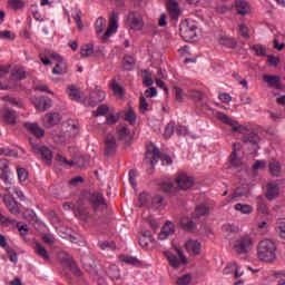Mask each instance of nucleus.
I'll list each match as a JSON object with an SVG mask.
<instances>
[{"instance_id":"1","label":"nucleus","mask_w":285,"mask_h":285,"mask_svg":"<svg viewBox=\"0 0 285 285\" xmlns=\"http://www.w3.org/2000/svg\"><path fill=\"white\" fill-rule=\"evenodd\" d=\"M277 246L271 239H263L257 246V257L261 262H275L277 259Z\"/></svg>"},{"instance_id":"2","label":"nucleus","mask_w":285,"mask_h":285,"mask_svg":"<svg viewBox=\"0 0 285 285\" xmlns=\"http://www.w3.org/2000/svg\"><path fill=\"white\" fill-rule=\"evenodd\" d=\"M232 246L237 255H246L250 252V248H253V237L248 234L239 236L232 242Z\"/></svg>"},{"instance_id":"3","label":"nucleus","mask_w":285,"mask_h":285,"mask_svg":"<svg viewBox=\"0 0 285 285\" xmlns=\"http://www.w3.org/2000/svg\"><path fill=\"white\" fill-rule=\"evenodd\" d=\"M160 158L164 164H167V166H170V164H173V158H170V156L168 155L161 156V154L159 153V148L157 147L148 149L145 155V161L149 164L153 168L157 166V163L159 161Z\"/></svg>"},{"instance_id":"4","label":"nucleus","mask_w":285,"mask_h":285,"mask_svg":"<svg viewBox=\"0 0 285 285\" xmlns=\"http://www.w3.org/2000/svg\"><path fill=\"white\" fill-rule=\"evenodd\" d=\"M176 253L178 257L171 252H164V255L169 262V266H171V268H179V266H185V264H188V258H186V255H184L181 249L176 248Z\"/></svg>"},{"instance_id":"5","label":"nucleus","mask_w":285,"mask_h":285,"mask_svg":"<svg viewBox=\"0 0 285 285\" xmlns=\"http://www.w3.org/2000/svg\"><path fill=\"white\" fill-rule=\"evenodd\" d=\"M119 29V13L112 11L109 16V26L106 32L102 36V43H106L112 35H117V30Z\"/></svg>"},{"instance_id":"6","label":"nucleus","mask_w":285,"mask_h":285,"mask_svg":"<svg viewBox=\"0 0 285 285\" xmlns=\"http://www.w3.org/2000/svg\"><path fill=\"white\" fill-rule=\"evenodd\" d=\"M89 204L92 206L95 213H99L101 210H106V198H104V194L99 191H94L89 197Z\"/></svg>"},{"instance_id":"7","label":"nucleus","mask_w":285,"mask_h":285,"mask_svg":"<svg viewBox=\"0 0 285 285\" xmlns=\"http://www.w3.org/2000/svg\"><path fill=\"white\" fill-rule=\"evenodd\" d=\"M176 184L180 190H190L195 186V178L186 173H180L176 177Z\"/></svg>"},{"instance_id":"8","label":"nucleus","mask_w":285,"mask_h":285,"mask_svg":"<svg viewBox=\"0 0 285 285\" xmlns=\"http://www.w3.org/2000/svg\"><path fill=\"white\" fill-rule=\"evenodd\" d=\"M216 118L218 121L226 124V126H232V130L234 132H244V130H246V127L237 126V121L233 120V118L228 117L226 114L222 111L216 112Z\"/></svg>"},{"instance_id":"9","label":"nucleus","mask_w":285,"mask_h":285,"mask_svg":"<svg viewBox=\"0 0 285 285\" xmlns=\"http://www.w3.org/2000/svg\"><path fill=\"white\" fill-rule=\"evenodd\" d=\"M117 153V138L112 134H108L105 139V155L112 157Z\"/></svg>"},{"instance_id":"10","label":"nucleus","mask_w":285,"mask_h":285,"mask_svg":"<svg viewBox=\"0 0 285 285\" xmlns=\"http://www.w3.org/2000/svg\"><path fill=\"white\" fill-rule=\"evenodd\" d=\"M32 151L40 155L47 164H51L52 161V151L46 146H39L37 144L31 142Z\"/></svg>"},{"instance_id":"11","label":"nucleus","mask_w":285,"mask_h":285,"mask_svg":"<svg viewBox=\"0 0 285 285\" xmlns=\"http://www.w3.org/2000/svg\"><path fill=\"white\" fill-rule=\"evenodd\" d=\"M61 121V114L59 112H48L43 117V126L45 128H52L53 126H57Z\"/></svg>"},{"instance_id":"12","label":"nucleus","mask_w":285,"mask_h":285,"mask_svg":"<svg viewBox=\"0 0 285 285\" xmlns=\"http://www.w3.org/2000/svg\"><path fill=\"white\" fill-rule=\"evenodd\" d=\"M17 111L10 109V108H4L2 110V121L4 124H8V126H14L17 124Z\"/></svg>"},{"instance_id":"13","label":"nucleus","mask_w":285,"mask_h":285,"mask_svg":"<svg viewBox=\"0 0 285 285\" xmlns=\"http://www.w3.org/2000/svg\"><path fill=\"white\" fill-rule=\"evenodd\" d=\"M129 27L131 30L139 31L144 28V19L135 13L128 14Z\"/></svg>"},{"instance_id":"14","label":"nucleus","mask_w":285,"mask_h":285,"mask_svg":"<svg viewBox=\"0 0 285 285\" xmlns=\"http://www.w3.org/2000/svg\"><path fill=\"white\" fill-rule=\"evenodd\" d=\"M235 9L237 14H240V17H246V14H250V3L246 0H236L235 1Z\"/></svg>"},{"instance_id":"15","label":"nucleus","mask_w":285,"mask_h":285,"mask_svg":"<svg viewBox=\"0 0 285 285\" xmlns=\"http://www.w3.org/2000/svg\"><path fill=\"white\" fill-rule=\"evenodd\" d=\"M188 255H199L202 253V243L198 240L189 239L185 244Z\"/></svg>"},{"instance_id":"16","label":"nucleus","mask_w":285,"mask_h":285,"mask_svg":"<svg viewBox=\"0 0 285 285\" xmlns=\"http://www.w3.org/2000/svg\"><path fill=\"white\" fill-rule=\"evenodd\" d=\"M263 81H265V83H267L268 88H274L275 90L282 89V85H279V81H281L279 76L264 75Z\"/></svg>"},{"instance_id":"17","label":"nucleus","mask_w":285,"mask_h":285,"mask_svg":"<svg viewBox=\"0 0 285 285\" xmlns=\"http://www.w3.org/2000/svg\"><path fill=\"white\" fill-rule=\"evenodd\" d=\"M167 9L171 19H174V21H177V19H179V14H181V10L179 9V2L176 0H169L167 2Z\"/></svg>"},{"instance_id":"18","label":"nucleus","mask_w":285,"mask_h":285,"mask_svg":"<svg viewBox=\"0 0 285 285\" xmlns=\"http://www.w3.org/2000/svg\"><path fill=\"white\" fill-rule=\"evenodd\" d=\"M3 202L11 215H19V213H21V209L19 208V203H17L14 198L7 196L3 198Z\"/></svg>"},{"instance_id":"19","label":"nucleus","mask_w":285,"mask_h":285,"mask_svg":"<svg viewBox=\"0 0 285 285\" xmlns=\"http://www.w3.org/2000/svg\"><path fill=\"white\" fill-rule=\"evenodd\" d=\"M33 253H36L40 259H43V262H50V254L48 253V249H46V246H43L41 243L33 244Z\"/></svg>"},{"instance_id":"20","label":"nucleus","mask_w":285,"mask_h":285,"mask_svg":"<svg viewBox=\"0 0 285 285\" xmlns=\"http://www.w3.org/2000/svg\"><path fill=\"white\" fill-rule=\"evenodd\" d=\"M265 197L269 202H273V199H277V197H279V185H277V183L267 184V191Z\"/></svg>"},{"instance_id":"21","label":"nucleus","mask_w":285,"mask_h":285,"mask_svg":"<svg viewBox=\"0 0 285 285\" xmlns=\"http://www.w3.org/2000/svg\"><path fill=\"white\" fill-rule=\"evenodd\" d=\"M117 132L120 141H130L132 139V134L130 132V129H128L127 125H119L117 127Z\"/></svg>"},{"instance_id":"22","label":"nucleus","mask_w":285,"mask_h":285,"mask_svg":"<svg viewBox=\"0 0 285 285\" xmlns=\"http://www.w3.org/2000/svg\"><path fill=\"white\" fill-rule=\"evenodd\" d=\"M174 233H175V226H173V223L166 222V224L163 226L158 235V239L164 242L165 239H168V237H170V235H173Z\"/></svg>"},{"instance_id":"23","label":"nucleus","mask_w":285,"mask_h":285,"mask_svg":"<svg viewBox=\"0 0 285 285\" xmlns=\"http://www.w3.org/2000/svg\"><path fill=\"white\" fill-rule=\"evenodd\" d=\"M243 141L244 144H249L250 146H258L259 141H262V138L259 137V134L252 131L244 135Z\"/></svg>"},{"instance_id":"24","label":"nucleus","mask_w":285,"mask_h":285,"mask_svg":"<svg viewBox=\"0 0 285 285\" xmlns=\"http://www.w3.org/2000/svg\"><path fill=\"white\" fill-rule=\"evenodd\" d=\"M26 128L31 132V135H33L38 139L46 135V130H43V128H41L37 122L26 124Z\"/></svg>"},{"instance_id":"25","label":"nucleus","mask_w":285,"mask_h":285,"mask_svg":"<svg viewBox=\"0 0 285 285\" xmlns=\"http://www.w3.org/2000/svg\"><path fill=\"white\" fill-rule=\"evenodd\" d=\"M37 110H48L52 106V100L46 97H39L35 100Z\"/></svg>"},{"instance_id":"26","label":"nucleus","mask_w":285,"mask_h":285,"mask_svg":"<svg viewBox=\"0 0 285 285\" xmlns=\"http://www.w3.org/2000/svg\"><path fill=\"white\" fill-rule=\"evenodd\" d=\"M268 168L272 177H279L282 175V164L278 160L272 159Z\"/></svg>"},{"instance_id":"27","label":"nucleus","mask_w":285,"mask_h":285,"mask_svg":"<svg viewBox=\"0 0 285 285\" xmlns=\"http://www.w3.org/2000/svg\"><path fill=\"white\" fill-rule=\"evenodd\" d=\"M62 262L65 263V266H67V268L70 269L71 273H73V275H76L77 277H81V268L77 266V263H75L72 258L68 257Z\"/></svg>"},{"instance_id":"28","label":"nucleus","mask_w":285,"mask_h":285,"mask_svg":"<svg viewBox=\"0 0 285 285\" xmlns=\"http://www.w3.org/2000/svg\"><path fill=\"white\" fill-rule=\"evenodd\" d=\"M229 164L234 168H239V166H242V158L237 156V144H234L233 146V151L229 156Z\"/></svg>"},{"instance_id":"29","label":"nucleus","mask_w":285,"mask_h":285,"mask_svg":"<svg viewBox=\"0 0 285 285\" xmlns=\"http://www.w3.org/2000/svg\"><path fill=\"white\" fill-rule=\"evenodd\" d=\"M119 262H122V264H128L129 266H141V261L135 256L120 255Z\"/></svg>"},{"instance_id":"30","label":"nucleus","mask_w":285,"mask_h":285,"mask_svg":"<svg viewBox=\"0 0 285 285\" xmlns=\"http://www.w3.org/2000/svg\"><path fill=\"white\" fill-rule=\"evenodd\" d=\"M68 95L71 101H81V91L75 85L68 86Z\"/></svg>"},{"instance_id":"31","label":"nucleus","mask_w":285,"mask_h":285,"mask_svg":"<svg viewBox=\"0 0 285 285\" xmlns=\"http://www.w3.org/2000/svg\"><path fill=\"white\" fill-rule=\"evenodd\" d=\"M26 77H28V75L26 73V68L23 67H17L11 72V79H13V81H21L22 79H26Z\"/></svg>"},{"instance_id":"32","label":"nucleus","mask_w":285,"mask_h":285,"mask_svg":"<svg viewBox=\"0 0 285 285\" xmlns=\"http://www.w3.org/2000/svg\"><path fill=\"white\" fill-rule=\"evenodd\" d=\"M9 170H10V165H8V169L0 173V179H2L4 184V190L7 193H10V188H11L10 186H12V180H10V176L8 175Z\"/></svg>"},{"instance_id":"33","label":"nucleus","mask_w":285,"mask_h":285,"mask_svg":"<svg viewBox=\"0 0 285 285\" xmlns=\"http://www.w3.org/2000/svg\"><path fill=\"white\" fill-rule=\"evenodd\" d=\"M75 215L76 217H79L80 219H82V222H90L91 219L90 213H88V209L83 207H76Z\"/></svg>"},{"instance_id":"34","label":"nucleus","mask_w":285,"mask_h":285,"mask_svg":"<svg viewBox=\"0 0 285 285\" xmlns=\"http://www.w3.org/2000/svg\"><path fill=\"white\" fill-rule=\"evenodd\" d=\"M107 275L110 279H119L121 277V271L117 265L112 264L107 268Z\"/></svg>"},{"instance_id":"35","label":"nucleus","mask_w":285,"mask_h":285,"mask_svg":"<svg viewBox=\"0 0 285 285\" xmlns=\"http://www.w3.org/2000/svg\"><path fill=\"white\" fill-rule=\"evenodd\" d=\"M180 225L184 230H195L197 228V224L188 217H183L180 219Z\"/></svg>"},{"instance_id":"36","label":"nucleus","mask_w":285,"mask_h":285,"mask_svg":"<svg viewBox=\"0 0 285 285\" xmlns=\"http://www.w3.org/2000/svg\"><path fill=\"white\" fill-rule=\"evenodd\" d=\"M159 186H160V190H163V193H167V195H173V190H175V185L170 179L163 180L159 184Z\"/></svg>"},{"instance_id":"37","label":"nucleus","mask_w":285,"mask_h":285,"mask_svg":"<svg viewBox=\"0 0 285 285\" xmlns=\"http://www.w3.org/2000/svg\"><path fill=\"white\" fill-rule=\"evenodd\" d=\"M235 210H238V213H242L243 215H250L253 213V206L248 204H242L238 203L234 206Z\"/></svg>"},{"instance_id":"38","label":"nucleus","mask_w":285,"mask_h":285,"mask_svg":"<svg viewBox=\"0 0 285 285\" xmlns=\"http://www.w3.org/2000/svg\"><path fill=\"white\" fill-rule=\"evenodd\" d=\"M67 72L68 67L66 66V62H63V60L57 62V65L52 69V75H66Z\"/></svg>"},{"instance_id":"39","label":"nucleus","mask_w":285,"mask_h":285,"mask_svg":"<svg viewBox=\"0 0 285 285\" xmlns=\"http://www.w3.org/2000/svg\"><path fill=\"white\" fill-rule=\"evenodd\" d=\"M209 210L208 205H198L195 208L194 217H204L205 215H208Z\"/></svg>"},{"instance_id":"40","label":"nucleus","mask_w":285,"mask_h":285,"mask_svg":"<svg viewBox=\"0 0 285 285\" xmlns=\"http://www.w3.org/2000/svg\"><path fill=\"white\" fill-rule=\"evenodd\" d=\"M122 68L124 70H132V68H135V57L125 56L122 60Z\"/></svg>"},{"instance_id":"41","label":"nucleus","mask_w":285,"mask_h":285,"mask_svg":"<svg viewBox=\"0 0 285 285\" xmlns=\"http://www.w3.org/2000/svg\"><path fill=\"white\" fill-rule=\"evenodd\" d=\"M94 52H95V45L92 43L85 45L80 49L81 57H91Z\"/></svg>"},{"instance_id":"42","label":"nucleus","mask_w":285,"mask_h":285,"mask_svg":"<svg viewBox=\"0 0 285 285\" xmlns=\"http://www.w3.org/2000/svg\"><path fill=\"white\" fill-rule=\"evenodd\" d=\"M220 45L225 46V48H230V49L237 48V41H235V39L228 38V37H223L220 39Z\"/></svg>"},{"instance_id":"43","label":"nucleus","mask_w":285,"mask_h":285,"mask_svg":"<svg viewBox=\"0 0 285 285\" xmlns=\"http://www.w3.org/2000/svg\"><path fill=\"white\" fill-rule=\"evenodd\" d=\"M110 88L116 97H124V88L117 83V80L111 81Z\"/></svg>"},{"instance_id":"44","label":"nucleus","mask_w":285,"mask_h":285,"mask_svg":"<svg viewBox=\"0 0 285 285\" xmlns=\"http://www.w3.org/2000/svg\"><path fill=\"white\" fill-rule=\"evenodd\" d=\"M95 28H96L97 35H101V32H104V28H106V18L99 17L96 20Z\"/></svg>"},{"instance_id":"45","label":"nucleus","mask_w":285,"mask_h":285,"mask_svg":"<svg viewBox=\"0 0 285 285\" xmlns=\"http://www.w3.org/2000/svg\"><path fill=\"white\" fill-rule=\"evenodd\" d=\"M110 112V108L106 105H100L96 112H94V117H106Z\"/></svg>"},{"instance_id":"46","label":"nucleus","mask_w":285,"mask_h":285,"mask_svg":"<svg viewBox=\"0 0 285 285\" xmlns=\"http://www.w3.org/2000/svg\"><path fill=\"white\" fill-rule=\"evenodd\" d=\"M276 233H278L281 237L285 238V218H281L276 223Z\"/></svg>"},{"instance_id":"47","label":"nucleus","mask_w":285,"mask_h":285,"mask_svg":"<svg viewBox=\"0 0 285 285\" xmlns=\"http://www.w3.org/2000/svg\"><path fill=\"white\" fill-rule=\"evenodd\" d=\"M190 282H193V276H190V274L179 276L176 281L177 285H189Z\"/></svg>"},{"instance_id":"48","label":"nucleus","mask_w":285,"mask_h":285,"mask_svg":"<svg viewBox=\"0 0 285 285\" xmlns=\"http://www.w3.org/2000/svg\"><path fill=\"white\" fill-rule=\"evenodd\" d=\"M125 121H128L129 124H135L137 121V115L135 114V110L129 109L125 112Z\"/></svg>"},{"instance_id":"49","label":"nucleus","mask_w":285,"mask_h":285,"mask_svg":"<svg viewBox=\"0 0 285 285\" xmlns=\"http://www.w3.org/2000/svg\"><path fill=\"white\" fill-rule=\"evenodd\" d=\"M257 210L258 213H261L262 215H268L269 210H268V204H266L265 200H261L257 203Z\"/></svg>"},{"instance_id":"50","label":"nucleus","mask_w":285,"mask_h":285,"mask_svg":"<svg viewBox=\"0 0 285 285\" xmlns=\"http://www.w3.org/2000/svg\"><path fill=\"white\" fill-rule=\"evenodd\" d=\"M252 50L255 51V55H257V57H266V49L262 45H254L252 47Z\"/></svg>"},{"instance_id":"51","label":"nucleus","mask_w":285,"mask_h":285,"mask_svg":"<svg viewBox=\"0 0 285 285\" xmlns=\"http://www.w3.org/2000/svg\"><path fill=\"white\" fill-rule=\"evenodd\" d=\"M17 175H18L19 181H26L29 177L28 169H26V168H18Z\"/></svg>"},{"instance_id":"52","label":"nucleus","mask_w":285,"mask_h":285,"mask_svg":"<svg viewBox=\"0 0 285 285\" xmlns=\"http://www.w3.org/2000/svg\"><path fill=\"white\" fill-rule=\"evenodd\" d=\"M17 220L12 219L11 217L4 216L3 214H0V224L1 226H10L14 224Z\"/></svg>"},{"instance_id":"53","label":"nucleus","mask_w":285,"mask_h":285,"mask_svg":"<svg viewBox=\"0 0 285 285\" xmlns=\"http://www.w3.org/2000/svg\"><path fill=\"white\" fill-rule=\"evenodd\" d=\"M153 206H155V208H161L164 206V196H155L151 200Z\"/></svg>"},{"instance_id":"54","label":"nucleus","mask_w":285,"mask_h":285,"mask_svg":"<svg viewBox=\"0 0 285 285\" xmlns=\"http://www.w3.org/2000/svg\"><path fill=\"white\" fill-rule=\"evenodd\" d=\"M137 170L130 169L129 170V183L132 186V188H137Z\"/></svg>"},{"instance_id":"55","label":"nucleus","mask_w":285,"mask_h":285,"mask_svg":"<svg viewBox=\"0 0 285 285\" xmlns=\"http://www.w3.org/2000/svg\"><path fill=\"white\" fill-rule=\"evenodd\" d=\"M9 6H11L13 10H21L26 3H23V0H9Z\"/></svg>"},{"instance_id":"56","label":"nucleus","mask_w":285,"mask_h":285,"mask_svg":"<svg viewBox=\"0 0 285 285\" xmlns=\"http://www.w3.org/2000/svg\"><path fill=\"white\" fill-rule=\"evenodd\" d=\"M21 223H17V228L21 235L22 239H26V236L28 235V225H20Z\"/></svg>"},{"instance_id":"57","label":"nucleus","mask_w":285,"mask_h":285,"mask_svg":"<svg viewBox=\"0 0 285 285\" xmlns=\"http://www.w3.org/2000/svg\"><path fill=\"white\" fill-rule=\"evenodd\" d=\"M239 32H240L242 37H244V39H250V33H249L248 27H246L245 23L239 24Z\"/></svg>"},{"instance_id":"58","label":"nucleus","mask_w":285,"mask_h":285,"mask_svg":"<svg viewBox=\"0 0 285 285\" xmlns=\"http://www.w3.org/2000/svg\"><path fill=\"white\" fill-rule=\"evenodd\" d=\"M174 90L176 101H184V89L181 87H175Z\"/></svg>"},{"instance_id":"59","label":"nucleus","mask_w":285,"mask_h":285,"mask_svg":"<svg viewBox=\"0 0 285 285\" xmlns=\"http://www.w3.org/2000/svg\"><path fill=\"white\" fill-rule=\"evenodd\" d=\"M119 121V115H109L107 116L106 124L108 126H115Z\"/></svg>"},{"instance_id":"60","label":"nucleus","mask_w":285,"mask_h":285,"mask_svg":"<svg viewBox=\"0 0 285 285\" xmlns=\"http://www.w3.org/2000/svg\"><path fill=\"white\" fill-rule=\"evenodd\" d=\"M175 134V126L173 124H168L165 128V137L169 139Z\"/></svg>"},{"instance_id":"61","label":"nucleus","mask_w":285,"mask_h":285,"mask_svg":"<svg viewBox=\"0 0 285 285\" xmlns=\"http://www.w3.org/2000/svg\"><path fill=\"white\" fill-rule=\"evenodd\" d=\"M189 97H191V99H194L195 101H202L204 94H202V91L199 90H193L190 91Z\"/></svg>"},{"instance_id":"62","label":"nucleus","mask_w":285,"mask_h":285,"mask_svg":"<svg viewBox=\"0 0 285 285\" xmlns=\"http://www.w3.org/2000/svg\"><path fill=\"white\" fill-rule=\"evenodd\" d=\"M252 168H253V170H264L266 168V161L256 160Z\"/></svg>"},{"instance_id":"63","label":"nucleus","mask_w":285,"mask_h":285,"mask_svg":"<svg viewBox=\"0 0 285 285\" xmlns=\"http://www.w3.org/2000/svg\"><path fill=\"white\" fill-rule=\"evenodd\" d=\"M218 98L223 101V104H230V101L233 100V97H230L226 92L219 94Z\"/></svg>"},{"instance_id":"64","label":"nucleus","mask_w":285,"mask_h":285,"mask_svg":"<svg viewBox=\"0 0 285 285\" xmlns=\"http://www.w3.org/2000/svg\"><path fill=\"white\" fill-rule=\"evenodd\" d=\"M145 97L153 98L157 97V89L155 87H150L145 91Z\"/></svg>"}]
</instances>
